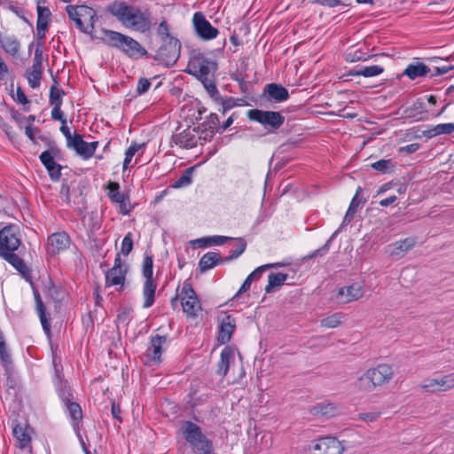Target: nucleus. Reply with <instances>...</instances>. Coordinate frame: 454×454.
I'll use <instances>...</instances> for the list:
<instances>
[{"label":"nucleus","instance_id":"bf43d9fd","mask_svg":"<svg viewBox=\"0 0 454 454\" xmlns=\"http://www.w3.org/2000/svg\"><path fill=\"white\" fill-rule=\"evenodd\" d=\"M61 168L62 167L55 162V164L49 166L46 168L49 176L52 181H59L61 176Z\"/></svg>","mask_w":454,"mask_h":454},{"label":"nucleus","instance_id":"0eeeda50","mask_svg":"<svg viewBox=\"0 0 454 454\" xmlns=\"http://www.w3.org/2000/svg\"><path fill=\"white\" fill-rule=\"evenodd\" d=\"M195 35L203 41H210L217 37L219 30L213 27L201 12H196L192 19Z\"/></svg>","mask_w":454,"mask_h":454},{"label":"nucleus","instance_id":"7ed1b4c3","mask_svg":"<svg viewBox=\"0 0 454 454\" xmlns=\"http://www.w3.org/2000/svg\"><path fill=\"white\" fill-rule=\"evenodd\" d=\"M394 376V371L389 364H381L377 367L369 369L358 379V387L364 391L371 392L376 387L388 383Z\"/></svg>","mask_w":454,"mask_h":454},{"label":"nucleus","instance_id":"6e6552de","mask_svg":"<svg viewBox=\"0 0 454 454\" xmlns=\"http://www.w3.org/2000/svg\"><path fill=\"white\" fill-rule=\"evenodd\" d=\"M181 305L183 311L188 317H194L197 312L201 309L200 302L192 285L185 281L181 291Z\"/></svg>","mask_w":454,"mask_h":454},{"label":"nucleus","instance_id":"a211bd4d","mask_svg":"<svg viewBox=\"0 0 454 454\" xmlns=\"http://www.w3.org/2000/svg\"><path fill=\"white\" fill-rule=\"evenodd\" d=\"M167 341L166 336L155 335L151 339V342L145 352L146 363H160L162 354V346Z\"/></svg>","mask_w":454,"mask_h":454},{"label":"nucleus","instance_id":"c9c22d12","mask_svg":"<svg viewBox=\"0 0 454 454\" xmlns=\"http://www.w3.org/2000/svg\"><path fill=\"white\" fill-rule=\"evenodd\" d=\"M231 240H235L236 244L231 249L230 255L224 258V262H231L237 259L246 250L247 241L243 238L232 239Z\"/></svg>","mask_w":454,"mask_h":454},{"label":"nucleus","instance_id":"8fccbe9b","mask_svg":"<svg viewBox=\"0 0 454 454\" xmlns=\"http://www.w3.org/2000/svg\"><path fill=\"white\" fill-rule=\"evenodd\" d=\"M203 125L206 129H209L212 134L219 132L220 121L216 114L211 113Z\"/></svg>","mask_w":454,"mask_h":454},{"label":"nucleus","instance_id":"5701e85b","mask_svg":"<svg viewBox=\"0 0 454 454\" xmlns=\"http://www.w3.org/2000/svg\"><path fill=\"white\" fill-rule=\"evenodd\" d=\"M233 359V349L229 346L224 347L220 354V360L217 364V374L224 377L229 371L231 361Z\"/></svg>","mask_w":454,"mask_h":454},{"label":"nucleus","instance_id":"338daca9","mask_svg":"<svg viewBox=\"0 0 454 454\" xmlns=\"http://www.w3.org/2000/svg\"><path fill=\"white\" fill-rule=\"evenodd\" d=\"M48 28L44 27L42 24L39 26H36L37 30V46L43 47V40L45 38V34Z\"/></svg>","mask_w":454,"mask_h":454},{"label":"nucleus","instance_id":"4c0bfd02","mask_svg":"<svg viewBox=\"0 0 454 454\" xmlns=\"http://www.w3.org/2000/svg\"><path fill=\"white\" fill-rule=\"evenodd\" d=\"M198 79L202 82L204 88L215 101H218V99H221V95L217 90L215 82L211 78H209L208 75L199 77Z\"/></svg>","mask_w":454,"mask_h":454},{"label":"nucleus","instance_id":"20e7f679","mask_svg":"<svg viewBox=\"0 0 454 454\" xmlns=\"http://www.w3.org/2000/svg\"><path fill=\"white\" fill-rule=\"evenodd\" d=\"M182 43L178 38L160 41L153 59L166 67L174 66L180 58Z\"/></svg>","mask_w":454,"mask_h":454},{"label":"nucleus","instance_id":"473e14b6","mask_svg":"<svg viewBox=\"0 0 454 454\" xmlns=\"http://www.w3.org/2000/svg\"><path fill=\"white\" fill-rule=\"evenodd\" d=\"M454 132V122L450 123H442L434 126L432 129H429L424 131V136L431 138L442 134H451Z\"/></svg>","mask_w":454,"mask_h":454},{"label":"nucleus","instance_id":"ddd939ff","mask_svg":"<svg viewBox=\"0 0 454 454\" xmlns=\"http://www.w3.org/2000/svg\"><path fill=\"white\" fill-rule=\"evenodd\" d=\"M66 12L68 16H78L82 18L83 23L90 27L91 32L95 28V23L98 20L96 11L87 5H67Z\"/></svg>","mask_w":454,"mask_h":454},{"label":"nucleus","instance_id":"3c124183","mask_svg":"<svg viewBox=\"0 0 454 454\" xmlns=\"http://www.w3.org/2000/svg\"><path fill=\"white\" fill-rule=\"evenodd\" d=\"M145 144H137L133 143L126 151L125 153V159L123 161V168L126 169L129 167V164L132 160L133 156L136 154V153L140 150Z\"/></svg>","mask_w":454,"mask_h":454},{"label":"nucleus","instance_id":"49530a36","mask_svg":"<svg viewBox=\"0 0 454 454\" xmlns=\"http://www.w3.org/2000/svg\"><path fill=\"white\" fill-rule=\"evenodd\" d=\"M344 315L342 313H334L325 318H323L321 320V326L326 328H335L341 324Z\"/></svg>","mask_w":454,"mask_h":454},{"label":"nucleus","instance_id":"f8f14e48","mask_svg":"<svg viewBox=\"0 0 454 454\" xmlns=\"http://www.w3.org/2000/svg\"><path fill=\"white\" fill-rule=\"evenodd\" d=\"M364 294V287L360 283H354L350 286L339 288L335 301L339 304H347L359 300Z\"/></svg>","mask_w":454,"mask_h":454},{"label":"nucleus","instance_id":"09e8293b","mask_svg":"<svg viewBox=\"0 0 454 454\" xmlns=\"http://www.w3.org/2000/svg\"><path fill=\"white\" fill-rule=\"evenodd\" d=\"M142 273L143 276L145 278V280H154L153 277V260L152 255L145 254L142 265Z\"/></svg>","mask_w":454,"mask_h":454},{"label":"nucleus","instance_id":"69168bd1","mask_svg":"<svg viewBox=\"0 0 454 454\" xmlns=\"http://www.w3.org/2000/svg\"><path fill=\"white\" fill-rule=\"evenodd\" d=\"M51 118L55 121H61V124H66L67 120L64 117V114L61 111V106H52Z\"/></svg>","mask_w":454,"mask_h":454},{"label":"nucleus","instance_id":"37998d69","mask_svg":"<svg viewBox=\"0 0 454 454\" xmlns=\"http://www.w3.org/2000/svg\"><path fill=\"white\" fill-rule=\"evenodd\" d=\"M51 12L48 7L37 5V20L36 26L43 25L48 28L51 22Z\"/></svg>","mask_w":454,"mask_h":454},{"label":"nucleus","instance_id":"774afa93","mask_svg":"<svg viewBox=\"0 0 454 454\" xmlns=\"http://www.w3.org/2000/svg\"><path fill=\"white\" fill-rule=\"evenodd\" d=\"M380 416V412H379V411L364 412V413L359 414V418L362 420H364L367 422L375 421Z\"/></svg>","mask_w":454,"mask_h":454},{"label":"nucleus","instance_id":"4d7b16f0","mask_svg":"<svg viewBox=\"0 0 454 454\" xmlns=\"http://www.w3.org/2000/svg\"><path fill=\"white\" fill-rule=\"evenodd\" d=\"M69 20L74 21L76 27L84 34L92 35L91 29L86 24L83 23L82 18L78 16H68Z\"/></svg>","mask_w":454,"mask_h":454},{"label":"nucleus","instance_id":"a19ab883","mask_svg":"<svg viewBox=\"0 0 454 454\" xmlns=\"http://www.w3.org/2000/svg\"><path fill=\"white\" fill-rule=\"evenodd\" d=\"M66 407L70 419L74 423H78L82 418L81 406L77 403L68 401L66 403Z\"/></svg>","mask_w":454,"mask_h":454},{"label":"nucleus","instance_id":"603ef678","mask_svg":"<svg viewBox=\"0 0 454 454\" xmlns=\"http://www.w3.org/2000/svg\"><path fill=\"white\" fill-rule=\"evenodd\" d=\"M27 79L29 86L32 89H36L40 86V82L42 79V73L37 72L35 70H30L27 72Z\"/></svg>","mask_w":454,"mask_h":454},{"label":"nucleus","instance_id":"c03bdc74","mask_svg":"<svg viewBox=\"0 0 454 454\" xmlns=\"http://www.w3.org/2000/svg\"><path fill=\"white\" fill-rule=\"evenodd\" d=\"M156 34L160 38V41L168 40L170 38H177L176 36L170 34V26L168 21L163 19L156 28Z\"/></svg>","mask_w":454,"mask_h":454},{"label":"nucleus","instance_id":"6ab92c4d","mask_svg":"<svg viewBox=\"0 0 454 454\" xmlns=\"http://www.w3.org/2000/svg\"><path fill=\"white\" fill-rule=\"evenodd\" d=\"M0 46L7 53L12 57L18 55L20 50V43L13 35L0 33Z\"/></svg>","mask_w":454,"mask_h":454},{"label":"nucleus","instance_id":"bb28decb","mask_svg":"<svg viewBox=\"0 0 454 454\" xmlns=\"http://www.w3.org/2000/svg\"><path fill=\"white\" fill-rule=\"evenodd\" d=\"M183 427V436L189 444L198 440L199 437H202L204 434L201 428L192 421H184Z\"/></svg>","mask_w":454,"mask_h":454},{"label":"nucleus","instance_id":"ea45409f","mask_svg":"<svg viewBox=\"0 0 454 454\" xmlns=\"http://www.w3.org/2000/svg\"><path fill=\"white\" fill-rule=\"evenodd\" d=\"M371 167L373 169L379 171L380 173L387 174V173H391L394 171L395 163L390 159H388V160L382 159L376 162H373L371 165Z\"/></svg>","mask_w":454,"mask_h":454},{"label":"nucleus","instance_id":"a878e982","mask_svg":"<svg viewBox=\"0 0 454 454\" xmlns=\"http://www.w3.org/2000/svg\"><path fill=\"white\" fill-rule=\"evenodd\" d=\"M27 430V425L22 427L20 424L17 423L13 426L12 434L15 440L17 441V446L20 449L27 447L31 442V437Z\"/></svg>","mask_w":454,"mask_h":454},{"label":"nucleus","instance_id":"79ce46f5","mask_svg":"<svg viewBox=\"0 0 454 454\" xmlns=\"http://www.w3.org/2000/svg\"><path fill=\"white\" fill-rule=\"evenodd\" d=\"M108 189V197L109 199L114 202L117 203L118 201H121L127 196V194L122 193L120 192V185L118 183L115 182H109L107 185Z\"/></svg>","mask_w":454,"mask_h":454},{"label":"nucleus","instance_id":"1a4fd4ad","mask_svg":"<svg viewBox=\"0 0 454 454\" xmlns=\"http://www.w3.org/2000/svg\"><path fill=\"white\" fill-rule=\"evenodd\" d=\"M309 450L311 454H342L344 447L335 437L325 436L315 440Z\"/></svg>","mask_w":454,"mask_h":454},{"label":"nucleus","instance_id":"f3484780","mask_svg":"<svg viewBox=\"0 0 454 454\" xmlns=\"http://www.w3.org/2000/svg\"><path fill=\"white\" fill-rule=\"evenodd\" d=\"M70 238L65 231L55 232L48 237V253L56 254L69 247Z\"/></svg>","mask_w":454,"mask_h":454},{"label":"nucleus","instance_id":"e433bc0d","mask_svg":"<svg viewBox=\"0 0 454 454\" xmlns=\"http://www.w3.org/2000/svg\"><path fill=\"white\" fill-rule=\"evenodd\" d=\"M372 58L368 52L361 49L350 48L345 54V59L348 62L366 61Z\"/></svg>","mask_w":454,"mask_h":454},{"label":"nucleus","instance_id":"39448f33","mask_svg":"<svg viewBox=\"0 0 454 454\" xmlns=\"http://www.w3.org/2000/svg\"><path fill=\"white\" fill-rule=\"evenodd\" d=\"M247 117L260 123L268 133L277 131L285 122V116L279 112L264 111L261 109H250L247 112Z\"/></svg>","mask_w":454,"mask_h":454},{"label":"nucleus","instance_id":"864d4df0","mask_svg":"<svg viewBox=\"0 0 454 454\" xmlns=\"http://www.w3.org/2000/svg\"><path fill=\"white\" fill-rule=\"evenodd\" d=\"M133 249L132 233L128 232L121 241V253L127 256Z\"/></svg>","mask_w":454,"mask_h":454},{"label":"nucleus","instance_id":"c756f323","mask_svg":"<svg viewBox=\"0 0 454 454\" xmlns=\"http://www.w3.org/2000/svg\"><path fill=\"white\" fill-rule=\"evenodd\" d=\"M0 256H2L6 262L12 264L22 275L28 273L29 270L24 261L20 256H18L14 251L5 252L1 254Z\"/></svg>","mask_w":454,"mask_h":454},{"label":"nucleus","instance_id":"2eb2a0df","mask_svg":"<svg viewBox=\"0 0 454 454\" xmlns=\"http://www.w3.org/2000/svg\"><path fill=\"white\" fill-rule=\"evenodd\" d=\"M197 128L188 127L179 133H176L172 137V141L182 148H192L198 143Z\"/></svg>","mask_w":454,"mask_h":454},{"label":"nucleus","instance_id":"f257e3e1","mask_svg":"<svg viewBox=\"0 0 454 454\" xmlns=\"http://www.w3.org/2000/svg\"><path fill=\"white\" fill-rule=\"evenodd\" d=\"M107 11L127 28L140 33L152 28V13L148 8L143 10L122 1H114L107 6Z\"/></svg>","mask_w":454,"mask_h":454},{"label":"nucleus","instance_id":"c85d7f7f","mask_svg":"<svg viewBox=\"0 0 454 454\" xmlns=\"http://www.w3.org/2000/svg\"><path fill=\"white\" fill-rule=\"evenodd\" d=\"M157 284L155 280H145L143 286L144 304L143 308L148 309L152 307L155 300V291Z\"/></svg>","mask_w":454,"mask_h":454},{"label":"nucleus","instance_id":"412c9836","mask_svg":"<svg viewBox=\"0 0 454 454\" xmlns=\"http://www.w3.org/2000/svg\"><path fill=\"white\" fill-rule=\"evenodd\" d=\"M224 262L219 253L216 252H207L206 253L199 262V269L201 273H204L215 266L221 264Z\"/></svg>","mask_w":454,"mask_h":454},{"label":"nucleus","instance_id":"e2e57ef3","mask_svg":"<svg viewBox=\"0 0 454 454\" xmlns=\"http://www.w3.org/2000/svg\"><path fill=\"white\" fill-rule=\"evenodd\" d=\"M40 160L43 164L45 168H48L49 166H51L55 164L54 157L52 156L51 153L50 151H44L43 152L40 156Z\"/></svg>","mask_w":454,"mask_h":454},{"label":"nucleus","instance_id":"4468645a","mask_svg":"<svg viewBox=\"0 0 454 454\" xmlns=\"http://www.w3.org/2000/svg\"><path fill=\"white\" fill-rule=\"evenodd\" d=\"M67 145L68 148L74 150L82 158L90 159L95 153L98 142L88 143L83 140L82 135L75 133L73 139Z\"/></svg>","mask_w":454,"mask_h":454},{"label":"nucleus","instance_id":"de8ad7c7","mask_svg":"<svg viewBox=\"0 0 454 454\" xmlns=\"http://www.w3.org/2000/svg\"><path fill=\"white\" fill-rule=\"evenodd\" d=\"M314 414L332 417L336 412V407L333 403H318L313 407Z\"/></svg>","mask_w":454,"mask_h":454},{"label":"nucleus","instance_id":"72a5a7b5","mask_svg":"<svg viewBox=\"0 0 454 454\" xmlns=\"http://www.w3.org/2000/svg\"><path fill=\"white\" fill-rule=\"evenodd\" d=\"M384 72V68L380 66H369L355 68L350 72V74L354 76H364V77H373L381 74Z\"/></svg>","mask_w":454,"mask_h":454},{"label":"nucleus","instance_id":"052dcab7","mask_svg":"<svg viewBox=\"0 0 454 454\" xmlns=\"http://www.w3.org/2000/svg\"><path fill=\"white\" fill-rule=\"evenodd\" d=\"M215 102L222 106V109H220L219 111H221L223 114L226 113V111L231 109L236 106V103L234 102V99L232 98H223L221 96V99H218V101Z\"/></svg>","mask_w":454,"mask_h":454},{"label":"nucleus","instance_id":"6e6d98bb","mask_svg":"<svg viewBox=\"0 0 454 454\" xmlns=\"http://www.w3.org/2000/svg\"><path fill=\"white\" fill-rule=\"evenodd\" d=\"M408 111L410 112V116H415V114H418L427 113L425 103L420 98L417 99L416 102L412 105L411 108H409Z\"/></svg>","mask_w":454,"mask_h":454},{"label":"nucleus","instance_id":"dca6fc26","mask_svg":"<svg viewBox=\"0 0 454 454\" xmlns=\"http://www.w3.org/2000/svg\"><path fill=\"white\" fill-rule=\"evenodd\" d=\"M416 244L415 238H405L403 239L389 244L387 252L395 260L403 258Z\"/></svg>","mask_w":454,"mask_h":454},{"label":"nucleus","instance_id":"2f4dec72","mask_svg":"<svg viewBox=\"0 0 454 454\" xmlns=\"http://www.w3.org/2000/svg\"><path fill=\"white\" fill-rule=\"evenodd\" d=\"M199 454H214L213 442L205 434L190 444Z\"/></svg>","mask_w":454,"mask_h":454},{"label":"nucleus","instance_id":"393cba45","mask_svg":"<svg viewBox=\"0 0 454 454\" xmlns=\"http://www.w3.org/2000/svg\"><path fill=\"white\" fill-rule=\"evenodd\" d=\"M430 72V68L422 62H416L409 64L402 75L409 77L411 80H415L419 77H424Z\"/></svg>","mask_w":454,"mask_h":454},{"label":"nucleus","instance_id":"a18cd8bd","mask_svg":"<svg viewBox=\"0 0 454 454\" xmlns=\"http://www.w3.org/2000/svg\"><path fill=\"white\" fill-rule=\"evenodd\" d=\"M66 94V92L62 89L57 88L55 85H52L50 89L49 100L50 105L51 106H58L62 105V97Z\"/></svg>","mask_w":454,"mask_h":454},{"label":"nucleus","instance_id":"5fc2aeb1","mask_svg":"<svg viewBox=\"0 0 454 454\" xmlns=\"http://www.w3.org/2000/svg\"><path fill=\"white\" fill-rule=\"evenodd\" d=\"M335 234H336V233H334V234H333V236H332V237H331V238L326 241V243H325L323 247H321L320 248H318V249H317V250L313 251L311 254H309L306 255V256L304 257V260H309V259H312V258H314V257H316V256H317V255L322 256V255L325 254L329 251L330 243L332 242V240H333V237L335 236Z\"/></svg>","mask_w":454,"mask_h":454},{"label":"nucleus","instance_id":"cd10ccee","mask_svg":"<svg viewBox=\"0 0 454 454\" xmlns=\"http://www.w3.org/2000/svg\"><path fill=\"white\" fill-rule=\"evenodd\" d=\"M361 192L362 188L358 186L356 191L355 196L351 200V202L343 218L341 225H348L354 219L355 214L356 213L360 204H364L365 202V200H358V196L361 193Z\"/></svg>","mask_w":454,"mask_h":454},{"label":"nucleus","instance_id":"9d476101","mask_svg":"<svg viewBox=\"0 0 454 454\" xmlns=\"http://www.w3.org/2000/svg\"><path fill=\"white\" fill-rule=\"evenodd\" d=\"M21 244L19 230L16 225H8L0 231V254L9 251H16Z\"/></svg>","mask_w":454,"mask_h":454},{"label":"nucleus","instance_id":"58836bf2","mask_svg":"<svg viewBox=\"0 0 454 454\" xmlns=\"http://www.w3.org/2000/svg\"><path fill=\"white\" fill-rule=\"evenodd\" d=\"M195 167L186 168L182 176L172 184L173 188H181L188 186L192 182V173Z\"/></svg>","mask_w":454,"mask_h":454},{"label":"nucleus","instance_id":"4be33fe9","mask_svg":"<svg viewBox=\"0 0 454 454\" xmlns=\"http://www.w3.org/2000/svg\"><path fill=\"white\" fill-rule=\"evenodd\" d=\"M235 327V320L231 316H227L220 325L218 341L222 344L229 342Z\"/></svg>","mask_w":454,"mask_h":454},{"label":"nucleus","instance_id":"b1692460","mask_svg":"<svg viewBox=\"0 0 454 454\" xmlns=\"http://www.w3.org/2000/svg\"><path fill=\"white\" fill-rule=\"evenodd\" d=\"M128 272V267H124V269H114L111 268L106 272V286H121L124 284L126 279V275Z\"/></svg>","mask_w":454,"mask_h":454},{"label":"nucleus","instance_id":"0e129e2a","mask_svg":"<svg viewBox=\"0 0 454 454\" xmlns=\"http://www.w3.org/2000/svg\"><path fill=\"white\" fill-rule=\"evenodd\" d=\"M117 203L119 204L120 213L121 215H126L131 212L132 207L130 206L129 198L128 195L125 198H123L122 200L118 201Z\"/></svg>","mask_w":454,"mask_h":454},{"label":"nucleus","instance_id":"9b49d317","mask_svg":"<svg viewBox=\"0 0 454 454\" xmlns=\"http://www.w3.org/2000/svg\"><path fill=\"white\" fill-rule=\"evenodd\" d=\"M427 392H445L454 387V373H450L440 378L427 379L420 385Z\"/></svg>","mask_w":454,"mask_h":454},{"label":"nucleus","instance_id":"7c9ffc66","mask_svg":"<svg viewBox=\"0 0 454 454\" xmlns=\"http://www.w3.org/2000/svg\"><path fill=\"white\" fill-rule=\"evenodd\" d=\"M288 278L287 274L285 273H270L268 276V285L265 286V292L271 294L276 288L283 286Z\"/></svg>","mask_w":454,"mask_h":454},{"label":"nucleus","instance_id":"aec40b11","mask_svg":"<svg viewBox=\"0 0 454 454\" xmlns=\"http://www.w3.org/2000/svg\"><path fill=\"white\" fill-rule=\"evenodd\" d=\"M263 92L267 93L269 98L275 102H284L289 98L288 90L281 84L274 82L267 84Z\"/></svg>","mask_w":454,"mask_h":454},{"label":"nucleus","instance_id":"680f3d73","mask_svg":"<svg viewBox=\"0 0 454 454\" xmlns=\"http://www.w3.org/2000/svg\"><path fill=\"white\" fill-rule=\"evenodd\" d=\"M276 264H265V265H262V266H259L257 267L253 272H251L248 277L254 281V280H258L261 278L262 273L268 270V269H271L272 267H275Z\"/></svg>","mask_w":454,"mask_h":454},{"label":"nucleus","instance_id":"13d9d810","mask_svg":"<svg viewBox=\"0 0 454 454\" xmlns=\"http://www.w3.org/2000/svg\"><path fill=\"white\" fill-rule=\"evenodd\" d=\"M151 87V82L144 77L139 78L136 89V92L137 95L141 96L146 93Z\"/></svg>","mask_w":454,"mask_h":454},{"label":"nucleus","instance_id":"f704fd0d","mask_svg":"<svg viewBox=\"0 0 454 454\" xmlns=\"http://www.w3.org/2000/svg\"><path fill=\"white\" fill-rule=\"evenodd\" d=\"M35 299L36 302V311L38 313V316L40 317V321L43 326V329L45 333H50V323L48 321V318L46 317V309L45 306L40 297V294L38 292H34Z\"/></svg>","mask_w":454,"mask_h":454},{"label":"nucleus","instance_id":"423d86ee","mask_svg":"<svg viewBox=\"0 0 454 454\" xmlns=\"http://www.w3.org/2000/svg\"><path fill=\"white\" fill-rule=\"evenodd\" d=\"M211 69H216V63L207 59L200 49L190 51L189 62L185 72L196 78L209 75Z\"/></svg>","mask_w":454,"mask_h":454},{"label":"nucleus","instance_id":"f03ea898","mask_svg":"<svg viewBox=\"0 0 454 454\" xmlns=\"http://www.w3.org/2000/svg\"><path fill=\"white\" fill-rule=\"evenodd\" d=\"M101 40L111 47L121 50L127 56L134 59L147 53L146 50L132 37L109 29H102Z\"/></svg>","mask_w":454,"mask_h":454}]
</instances>
